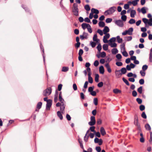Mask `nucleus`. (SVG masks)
I'll return each mask as SVG.
<instances>
[{
  "mask_svg": "<svg viewBox=\"0 0 152 152\" xmlns=\"http://www.w3.org/2000/svg\"><path fill=\"white\" fill-rule=\"evenodd\" d=\"M91 12L90 14L89 18L91 19L93 17L95 19H96L98 18V14L99 13V11L97 10L94 8H92L91 10Z\"/></svg>",
  "mask_w": 152,
  "mask_h": 152,
  "instance_id": "f257e3e1",
  "label": "nucleus"
},
{
  "mask_svg": "<svg viewBox=\"0 0 152 152\" xmlns=\"http://www.w3.org/2000/svg\"><path fill=\"white\" fill-rule=\"evenodd\" d=\"M116 9V8L115 7H113L110 8L108 10L104 12V15L105 16L113 14Z\"/></svg>",
  "mask_w": 152,
  "mask_h": 152,
  "instance_id": "f03ea898",
  "label": "nucleus"
},
{
  "mask_svg": "<svg viewBox=\"0 0 152 152\" xmlns=\"http://www.w3.org/2000/svg\"><path fill=\"white\" fill-rule=\"evenodd\" d=\"M52 89L51 87H48L44 91L43 95L44 96H49L51 93Z\"/></svg>",
  "mask_w": 152,
  "mask_h": 152,
  "instance_id": "7ed1b4c3",
  "label": "nucleus"
},
{
  "mask_svg": "<svg viewBox=\"0 0 152 152\" xmlns=\"http://www.w3.org/2000/svg\"><path fill=\"white\" fill-rule=\"evenodd\" d=\"M126 20H115V23L120 27H122L124 26L123 21H125Z\"/></svg>",
  "mask_w": 152,
  "mask_h": 152,
  "instance_id": "20e7f679",
  "label": "nucleus"
},
{
  "mask_svg": "<svg viewBox=\"0 0 152 152\" xmlns=\"http://www.w3.org/2000/svg\"><path fill=\"white\" fill-rule=\"evenodd\" d=\"M96 123L95 117L94 116H91V121L88 123L90 126H93L95 125Z\"/></svg>",
  "mask_w": 152,
  "mask_h": 152,
  "instance_id": "39448f33",
  "label": "nucleus"
},
{
  "mask_svg": "<svg viewBox=\"0 0 152 152\" xmlns=\"http://www.w3.org/2000/svg\"><path fill=\"white\" fill-rule=\"evenodd\" d=\"M46 108L47 110H50L52 103V101L50 99H49L47 101Z\"/></svg>",
  "mask_w": 152,
  "mask_h": 152,
  "instance_id": "423d86ee",
  "label": "nucleus"
},
{
  "mask_svg": "<svg viewBox=\"0 0 152 152\" xmlns=\"http://www.w3.org/2000/svg\"><path fill=\"white\" fill-rule=\"evenodd\" d=\"M142 20L143 21L145 24V25H147V24H148L150 26H152V23L150 20H149V21H148V20Z\"/></svg>",
  "mask_w": 152,
  "mask_h": 152,
  "instance_id": "0eeeda50",
  "label": "nucleus"
},
{
  "mask_svg": "<svg viewBox=\"0 0 152 152\" xmlns=\"http://www.w3.org/2000/svg\"><path fill=\"white\" fill-rule=\"evenodd\" d=\"M65 107V103H62L60 107L61 111L63 113H64V110Z\"/></svg>",
  "mask_w": 152,
  "mask_h": 152,
  "instance_id": "6e6552de",
  "label": "nucleus"
},
{
  "mask_svg": "<svg viewBox=\"0 0 152 152\" xmlns=\"http://www.w3.org/2000/svg\"><path fill=\"white\" fill-rule=\"evenodd\" d=\"M72 12L75 15H76V4L74 3L72 7Z\"/></svg>",
  "mask_w": 152,
  "mask_h": 152,
  "instance_id": "1a4fd4ad",
  "label": "nucleus"
},
{
  "mask_svg": "<svg viewBox=\"0 0 152 152\" xmlns=\"http://www.w3.org/2000/svg\"><path fill=\"white\" fill-rule=\"evenodd\" d=\"M134 124L135 126H137L138 129L139 130H141L140 125L138 123V120H134Z\"/></svg>",
  "mask_w": 152,
  "mask_h": 152,
  "instance_id": "9d476101",
  "label": "nucleus"
},
{
  "mask_svg": "<svg viewBox=\"0 0 152 152\" xmlns=\"http://www.w3.org/2000/svg\"><path fill=\"white\" fill-rule=\"evenodd\" d=\"M127 34L129 35H132V32L133 31V29L132 28H129L128 30H126Z\"/></svg>",
  "mask_w": 152,
  "mask_h": 152,
  "instance_id": "9b49d317",
  "label": "nucleus"
},
{
  "mask_svg": "<svg viewBox=\"0 0 152 152\" xmlns=\"http://www.w3.org/2000/svg\"><path fill=\"white\" fill-rule=\"evenodd\" d=\"M110 31L109 28L107 26H105L104 27L103 30V31L104 34H106L108 32Z\"/></svg>",
  "mask_w": 152,
  "mask_h": 152,
  "instance_id": "f8f14e48",
  "label": "nucleus"
},
{
  "mask_svg": "<svg viewBox=\"0 0 152 152\" xmlns=\"http://www.w3.org/2000/svg\"><path fill=\"white\" fill-rule=\"evenodd\" d=\"M100 132L101 134L103 136L104 135L106 134V132L104 128L102 127H101L100 129Z\"/></svg>",
  "mask_w": 152,
  "mask_h": 152,
  "instance_id": "ddd939ff",
  "label": "nucleus"
},
{
  "mask_svg": "<svg viewBox=\"0 0 152 152\" xmlns=\"http://www.w3.org/2000/svg\"><path fill=\"white\" fill-rule=\"evenodd\" d=\"M89 25H90L89 24H87L86 23H83L82 25V28L84 29H85L86 28H88Z\"/></svg>",
  "mask_w": 152,
  "mask_h": 152,
  "instance_id": "4468645a",
  "label": "nucleus"
},
{
  "mask_svg": "<svg viewBox=\"0 0 152 152\" xmlns=\"http://www.w3.org/2000/svg\"><path fill=\"white\" fill-rule=\"evenodd\" d=\"M99 72L100 73L103 74L104 72V69L103 66H100L99 68Z\"/></svg>",
  "mask_w": 152,
  "mask_h": 152,
  "instance_id": "2eb2a0df",
  "label": "nucleus"
},
{
  "mask_svg": "<svg viewBox=\"0 0 152 152\" xmlns=\"http://www.w3.org/2000/svg\"><path fill=\"white\" fill-rule=\"evenodd\" d=\"M105 66L107 69V71L109 73H111V70L109 64L108 63L106 64H105Z\"/></svg>",
  "mask_w": 152,
  "mask_h": 152,
  "instance_id": "dca6fc26",
  "label": "nucleus"
},
{
  "mask_svg": "<svg viewBox=\"0 0 152 152\" xmlns=\"http://www.w3.org/2000/svg\"><path fill=\"white\" fill-rule=\"evenodd\" d=\"M61 92H60V94H59V101L61 102V104L65 103V102L64 100V99L62 98V97L61 95Z\"/></svg>",
  "mask_w": 152,
  "mask_h": 152,
  "instance_id": "f3484780",
  "label": "nucleus"
},
{
  "mask_svg": "<svg viewBox=\"0 0 152 152\" xmlns=\"http://www.w3.org/2000/svg\"><path fill=\"white\" fill-rule=\"evenodd\" d=\"M88 82L90 83H92L93 82V79L92 78L91 76V75L90 74H88Z\"/></svg>",
  "mask_w": 152,
  "mask_h": 152,
  "instance_id": "a211bd4d",
  "label": "nucleus"
},
{
  "mask_svg": "<svg viewBox=\"0 0 152 152\" xmlns=\"http://www.w3.org/2000/svg\"><path fill=\"white\" fill-rule=\"evenodd\" d=\"M119 70L120 71H121V75L122 74H125L127 72L126 69L125 68H122L120 70Z\"/></svg>",
  "mask_w": 152,
  "mask_h": 152,
  "instance_id": "6ab92c4d",
  "label": "nucleus"
},
{
  "mask_svg": "<svg viewBox=\"0 0 152 152\" xmlns=\"http://www.w3.org/2000/svg\"><path fill=\"white\" fill-rule=\"evenodd\" d=\"M136 11L134 10H131L130 13L131 17L132 18H134V15L136 14Z\"/></svg>",
  "mask_w": 152,
  "mask_h": 152,
  "instance_id": "aec40b11",
  "label": "nucleus"
},
{
  "mask_svg": "<svg viewBox=\"0 0 152 152\" xmlns=\"http://www.w3.org/2000/svg\"><path fill=\"white\" fill-rule=\"evenodd\" d=\"M116 39L118 42L119 43H121L123 41L122 39L120 38V36H119L116 37Z\"/></svg>",
  "mask_w": 152,
  "mask_h": 152,
  "instance_id": "412c9836",
  "label": "nucleus"
},
{
  "mask_svg": "<svg viewBox=\"0 0 152 152\" xmlns=\"http://www.w3.org/2000/svg\"><path fill=\"white\" fill-rule=\"evenodd\" d=\"M111 52L113 54H115L118 53V50L116 48H113Z\"/></svg>",
  "mask_w": 152,
  "mask_h": 152,
  "instance_id": "4be33fe9",
  "label": "nucleus"
},
{
  "mask_svg": "<svg viewBox=\"0 0 152 152\" xmlns=\"http://www.w3.org/2000/svg\"><path fill=\"white\" fill-rule=\"evenodd\" d=\"M149 61L151 62H152V48L150 50L149 54Z\"/></svg>",
  "mask_w": 152,
  "mask_h": 152,
  "instance_id": "5701e85b",
  "label": "nucleus"
},
{
  "mask_svg": "<svg viewBox=\"0 0 152 152\" xmlns=\"http://www.w3.org/2000/svg\"><path fill=\"white\" fill-rule=\"evenodd\" d=\"M57 114L58 116L59 117L61 120L63 119V116L60 111H58L57 112Z\"/></svg>",
  "mask_w": 152,
  "mask_h": 152,
  "instance_id": "b1692460",
  "label": "nucleus"
},
{
  "mask_svg": "<svg viewBox=\"0 0 152 152\" xmlns=\"http://www.w3.org/2000/svg\"><path fill=\"white\" fill-rule=\"evenodd\" d=\"M56 94L55 95V97L54 101V102H56L58 100V92L57 90L56 91Z\"/></svg>",
  "mask_w": 152,
  "mask_h": 152,
  "instance_id": "393cba45",
  "label": "nucleus"
},
{
  "mask_svg": "<svg viewBox=\"0 0 152 152\" xmlns=\"http://www.w3.org/2000/svg\"><path fill=\"white\" fill-rule=\"evenodd\" d=\"M93 40L94 41L98 42L99 40L98 39H97V35L96 34L94 35L93 37Z\"/></svg>",
  "mask_w": 152,
  "mask_h": 152,
  "instance_id": "a878e982",
  "label": "nucleus"
},
{
  "mask_svg": "<svg viewBox=\"0 0 152 152\" xmlns=\"http://www.w3.org/2000/svg\"><path fill=\"white\" fill-rule=\"evenodd\" d=\"M113 92L114 93L116 94L121 93V91L118 89H114L113 90Z\"/></svg>",
  "mask_w": 152,
  "mask_h": 152,
  "instance_id": "bb28decb",
  "label": "nucleus"
},
{
  "mask_svg": "<svg viewBox=\"0 0 152 152\" xmlns=\"http://www.w3.org/2000/svg\"><path fill=\"white\" fill-rule=\"evenodd\" d=\"M145 127L146 130H148L149 131H150L151 130V127L148 124H145Z\"/></svg>",
  "mask_w": 152,
  "mask_h": 152,
  "instance_id": "cd10ccee",
  "label": "nucleus"
},
{
  "mask_svg": "<svg viewBox=\"0 0 152 152\" xmlns=\"http://www.w3.org/2000/svg\"><path fill=\"white\" fill-rule=\"evenodd\" d=\"M42 104V103L41 102H39L37 104V108L39 110L41 108Z\"/></svg>",
  "mask_w": 152,
  "mask_h": 152,
  "instance_id": "c85d7f7f",
  "label": "nucleus"
},
{
  "mask_svg": "<svg viewBox=\"0 0 152 152\" xmlns=\"http://www.w3.org/2000/svg\"><path fill=\"white\" fill-rule=\"evenodd\" d=\"M139 0H134L132 1V4L134 6H135L137 4V2L139 1Z\"/></svg>",
  "mask_w": 152,
  "mask_h": 152,
  "instance_id": "c756f323",
  "label": "nucleus"
},
{
  "mask_svg": "<svg viewBox=\"0 0 152 152\" xmlns=\"http://www.w3.org/2000/svg\"><path fill=\"white\" fill-rule=\"evenodd\" d=\"M103 48L104 50H107L108 49V45L107 44H104L103 45Z\"/></svg>",
  "mask_w": 152,
  "mask_h": 152,
  "instance_id": "7c9ffc66",
  "label": "nucleus"
},
{
  "mask_svg": "<svg viewBox=\"0 0 152 152\" xmlns=\"http://www.w3.org/2000/svg\"><path fill=\"white\" fill-rule=\"evenodd\" d=\"M125 39L127 41H131L132 39V36H128L126 37L125 38Z\"/></svg>",
  "mask_w": 152,
  "mask_h": 152,
  "instance_id": "2f4dec72",
  "label": "nucleus"
},
{
  "mask_svg": "<svg viewBox=\"0 0 152 152\" xmlns=\"http://www.w3.org/2000/svg\"><path fill=\"white\" fill-rule=\"evenodd\" d=\"M84 8L87 11H89L91 9L90 7L88 4L85 5L84 6Z\"/></svg>",
  "mask_w": 152,
  "mask_h": 152,
  "instance_id": "473e14b6",
  "label": "nucleus"
},
{
  "mask_svg": "<svg viewBox=\"0 0 152 152\" xmlns=\"http://www.w3.org/2000/svg\"><path fill=\"white\" fill-rule=\"evenodd\" d=\"M69 70V68L68 67L64 66L62 68V72H66L68 71Z\"/></svg>",
  "mask_w": 152,
  "mask_h": 152,
  "instance_id": "72a5a7b5",
  "label": "nucleus"
},
{
  "mask_svg": "<svg viewBox=\"0 0 152 152\" xmlns=\"http://www.w3.org/2000/svg\"><path fill=\"white\" fill-rule=\"evenodd\" d=\"M99 76L98 74H96L95 75V80L96 82H99Z\"/></svg>",
  "mask_w": 152,
  "mask_h": 152,
  "instance_id": "f704fd0d",
  "label": "nucleus"
},
{
  "mask_svg": "<svg viewBox=\"0 0 152 152\" xmlns=\"http://www.w3.org/2000/svg\"><path fill=\"white\" fill-rule=\"evenodd\" d=\"M123 81L127 85V86L129 85V83L128 80L125 79L124 77H123L122 78Z\"/></svg>",
  "mask_w": 152,
  "mask_h": 152,
  "instance_id": "c9c22d12",
  "label": "nucleus"
},
{
  "mask_svg": "<svg viewBox=\"0 0 152 152\" xmlns=\"http://www.w3.org/2000/svg\"><path fill=\"white\" fill-rule=\"evenodd\" d=\"M142 87L140 86L137 89L138 92L140 94H141L142 93Z\"/></svg>",
  "mask_w": 152,
  "mask_h": 152,
  "instance_id": "e433bc0d",
  "label": "nucleus"
},
{
  "mask_svg": "<svg viewBox=\"0 0 152 152\" xmlns=\"http://www.w3.org/2000/svg\"><path fill=\"white\" fill-rule=\"evenodd\" d=\"M141 11L143 14H145L146 12L145 7H143L141 9Z\"/></svg>",
  "mask_w": 152,
  "mask_h": 152,
  "instance_id": "4c0bfd02",
  "label": "nucleus"
},
{
  "mask_svg": "<svg viewBox=\"0 0 152 152\" xmlns=\"http://www.w3.org/2000/svg\"><path fill=\"white\" fill-rule=\"evenodd\" d=\"M99 26L100 27H104V26L105 23L104 22L101 21L99 23Z\"/></svg>",
  "mask_w": 152,
  "mask_h": 152,
  "instance_id": "58836bf2",
  "label": "nucleus"
},
{
  "mask_svg": "<svg viewBox=\"0 0 152 152\" xmlns=\"http://www.w3.org/2000/svg\"><path fill=\"white\" fill-rule=\"evenodd\" d=\"M120 70H116L115 72L116 75L120 77L121 75V74L119 73Z\"/></svg>",
  "mask_w": 152,
  "mask_h": 152,
  "instance_id": "ea45409f",
  "label": "nucleus"
},
{
  "mask_svg": "<svg viewBox=\"0 0 152 152\" xmlns=\"http://www.w3.org/2000/svg\"><path fill=\"white\" fill-rule=\"evenodd\" d=\"M78 140L79 143L81 148L83 149L84 148L82 143V141L80 140V139H78Z\"/></svg>",
  "mask_w": 152,
  "mask_h": 152,
  "instance_id": "a19ab883",
  "label": "nucleus"
},
{
  "mask_svg": "<svg viewBox=\"0 0 152 152\" xmlns=\"http://www.w3.org/2000/svg\"><path fill=\"white\" fill-rule=\"evenodd\" d=\"M79 20L80 22H82L84 20L86 22L91 23L90 20Z\"/></svg>",
  "mask_w": 152,
  "mask_h": 152,
  "instance_id": "79ce46f5",
  "label": "nucleus"
},
{
  "mask_svg": "<svg viewBox=\"0 0 152 152\" xmlns=\"http://www.w3.org/2000/svg\"><path fill=\"white\" fill-rule=\"evenodd\" d=\"M139 108L141 111H142L145 109V106L144 105H141L140 106Z\"/></svg>",
  "mask_w": 152,
  "mask_h": 152,
  "instance_id": "37998d69",
  "label": "nucleus"
},
{
  "mask_svg": "<svg viewBox=\"0 0 152 152\" xmlns=\"http://www.w3.org/2000/svg\"><path fill=\"white\" fill-rule=\"evenodd\" d=\"M97 49L98 50L99 52L102 49V46L100 44H99L97 46Z\"/></svg>",
  "mask_w": 152,
  "mask_h": 152,
  "instance_id": "c03bdc74",
  "label": "nucleus"
},
{
  "mask_svg": "<svg viewBox=\"0 0 152 152\" xmlns=\"http://www.w3.org/2000/svg\"><path fill=\"white\" fill-rule=\"evenodd\" d=\"M95 127L94 126H92L90 127V129L91 132L95 133L96 132L95 131Z\"/></svg>",
  "mask_w": 152,
  "mask_h": 152,
  "instance_id": "a18cd8bd",
  "label": "nucleus"
},
{
  "mask_svg": "<svg viewBox=\"0 0 152 152\" xmlns=\"http://www.w3.org/2000/svg\"><path fill=\"white\" fill-rule=\"evenodd\" d=\"M106 56V53L104 52H102L100 53V56L102 58Z\"/></svg>",
  "mask_w": 152,
  "mask_h": 152,
  "instance_id": "49530a36",
  "label": "nucleus"
},
{
  "mask_svg": "<svg viewBox=\"0 0 152 152\" xmlns=\"http://www.w3.org/2000/svg\"><path fill=\"white\" fill-rule=\"evenodd\" d=\"M94 88V86H92L89 87L88 88V91L90 93L91 92H92V91H93Z\"/></svg>",
  "mask_w": 152,
  "mask_h": 152,
  "instance_id": "de8ad7c7",
  "label": "nucleus"
},
{
  "mask_svg": "<svg viewBox=\"0 0 152 152\" xmlns=\"http://www.w3.org/2000/svg\"><path fill=\"white\" fill-rule=\"evenodd\" d=\"M136 101H137V103L139 104H141L142 102V100L141 99L139 98H137L136 99Z\"/></svg>",
  "mask_w": 152,
  "mask_h": 152,
  "instance_id": "09e8293b",
  "label": "nucleus"
},
{
  "mask_svg": "<svg viewBox=\"0 0 152 152\" xmlns=\"http://www.w3.org/2000/svg\"><path fill=\"white\" fill-rule=\"evenodd\" d=\"M148 68V66L147 65H143L142 67V69L143 71H145Z\"/></svg>",
  "mask_w": 152,
  "mask_h": 152,
  "instance_id": "8fccbe9b",
  "label": "nucleus"
},
{
  "mask_svg": "<svg viewBox=\"0 0 152 152\" xmlns=\"http://www.w3.org/2000/svg\"><path fill=\"white\" fill-rule=\"evenodd\" d=\"M141 116L142 118L144 119H146L147 118L145 112H142L141 114Z\"/></svg>",
  "mask_w": 152,
  "mask_h": 152,
  "instance_id": "3c124183",
  "label": "nucleus"
},
{
  "mask_svg": "<svg viewBox=\"0 0 152 152\" xmlns=\"http://www.w3.org/2000/svg\"><path fill=\"white\" fill-rule=\"evenodd\" d=\"M116 58L118 60L122 58V56L120 54H118L116 56Z\"/></svg>",
  "mask_w": 152,
  "mask_h": 152,
  "instance_id": "603ef678",
  "label": "nucleus"
},
{
  "mask_svg": "<svg viewBox=\"0 0 152 152\" xmlns=\"http://www.w3.org/2000/svg\"><path fill=\"white\" fill-rule=\"evenodd\" d=\"M149 141L152 144V132H150V139Z\"/></svg>",
  "mask_w": 152,
  "mask_h": 152,
  "instance_id": "864d4df0",
  "label": "nucleus"
},
{
  "mask_svg": "<svg viewBox=\"0 0 152 152\" xmlns=\"http://www.w3.org/2000/svg\"><path fill=\"white\" fill-rule=\"evenodd\" d=\"M94 102L95 105H97L98 104V99L97 98H95L94 99Z\"/></svg>",
  "mask_w": 152,
  "mask_h": 152,
  "instance_id": "5fc2aeb1",
  "label": "nucleus"
},
{
  "mask_svg": "<svg viewBox=\"0 0 152 152\" xmlns=\"http://www.w3.org/2000/svg\"><path fill=\"white\" fill-rule=\"evenodd\" d=\"M140 73L142 76H144L145 75V71L141 70L140 72Z\"/></svg>",
  "mask_w": 152,
  "mask_h": 152,
  "instance_id": "6e6d98bb",
  "label": "nucleus"
},
{
  "mask_svg": "<svg viewBox=\"0 0 152 152\" xmlns=\"http://www.w3.org/2000/svg\"><path fill=\"white\" fill-rule=\"evenodd\" d=\"M115 64L118 66H121L123 64L121 62H117Z\"/></svg>",
  "mask_w": 152,
  "mask_h": 152,
  "instance_id": "4d7b16f0",
  "label": "nucleus"
},
{
  "mask_svg": "<svg viewBox=\"0 0 152 152\" xmlns=\"http://www.w3.org/2000/svg\"><path fill=\"white\" fill-rule=\"evenodd\" d=\"M111 47L112 48L116 47L117 46V45L115 43H112L110 44Z\"/></svg>",
  "mask_w": 152,
  "mask_h": 152,
  "instance_id": "13d9d810",
  "label": "nucleus"
},
{
  "mask_svg": "<svg viewBox=\"0 0 152 152\" xmlns=\"http://www.w3.org/2000/svg\"><path fill=\"white\" fill-rule=\"evenodd\" d=\"M116 40V38L115 37H113L111 38L109 40V41L110 42H114Z\"/></svg>",
  "mask_w": 152,
  "mask_h": 152,
  "instance_id": "bf43d9fd",
  "label": "nucleus"
},
{
  "mask_svg": "<svg viewBox=\"0 0 152 152\" xmlns=\"http://www.w3.org/2000/svg\"><path fill=\"white\" fill-rule=\"evenodd\" d=\"M137 92L135 91H133L132 92V95L134 97H135L137 96Z\"/></svg>",
  "mask_w": 152,
  "mask_h": 152,
  "instance_id": "052dcab7",
  "label": "nucleus"
},
{
  "mask_svg": "<svg viewBox=\"0 0 152 152\" xmlns=\"http://www.w3.org/2000/svg\"><path fill=\"white\" fill-rule=\"evenodd\" d=\"M97 32L101 36H102L103 35V32L100 29H98L97 31Z\"/></svg>",
  "mask_w": 152,
  "mask_h": 152,
  "instance_id": "680f3d73",
  "label": "nucleus"
},
{
  "mask_svg": "<svg viewBox=\"0 0 152 152\" xmlns=\"http://www.w3.org/2000/svg\"><path fill=\"white\" fill-rule=\"evenodd\" d=\"M96 150L98 152H100L101 150V148L99 146L96 147Z\"/></svg>",
  "mask_w": 152,
  "mask_h": 152,
  "instance_id": "e2e57ef3",
  "label": "nucleus"
},
{
  "mask_svg": "<svg viewBox=\"0 0 152 152\" xmlns=\"http://www.w3.org/2000/svg\"><path fill=\"white\" fill-rule=\"evenodd\" d=\"M103 85V83L102 82H99V83H98L97 85V86L98 87L101 88L102 87Z\"/></svg>",
  "mask_w": 152,
  "mask_h": 152,
  "instance_id": "0e129e2a",
  "label": "nucleus"
},
{
  "mask_svg": "<svg viewBox=\"0 0 152 152\" xmlns=\"http://www.w3.org/2000/svg\"><path fill=\"white\" fill-rule=\"evenodd\" d=\"M129 8V4H125L124 6V8L126 10L128 9Z\"/></svg>",
  "mask_w": 152,
  "mask_h": 152,
  "instance_id": "69168bd1",
  "label": "nucleus"
},
{
  "mask_svg": "<svg viewBox=\"0 0 152 152\" xmlns=\"http://www.w3.org/2000/svg\"><path fill=\"white\" fill-rule=\"evenodd\" d=\"M139 83L141 85H143L144 84V80L143 79H141L139 80Z\"/></svg>",
  "mask_w": 152,
  "mask_h": 152,
  "instance_id": "338daca9",
  "label": "nucleus"
},
{
  "mask_svg": "<svg viewBox=\"0 0 152 152\" xmlns=\"http://www.w3.org/2000/svg\"><path fill=\"white\" fill-rule=\"evenodd\" d=\"M123 55L125 57H127L128 56L127 53L126 51H124L122 53Z\"/></svg>",
  "mask_w": 152,
  "mask_h": 152,
  "instance_id": "774afa93",
  "label": "nucleus"
}]
</instances>
